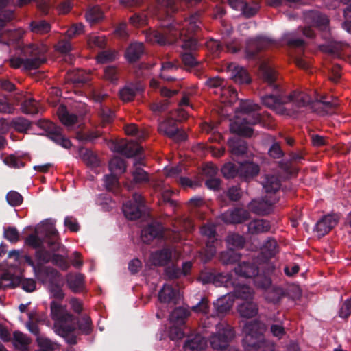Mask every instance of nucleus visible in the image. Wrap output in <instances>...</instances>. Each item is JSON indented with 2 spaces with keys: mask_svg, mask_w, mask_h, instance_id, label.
<instances>
[{
  "mask_svg": "<svg viewBox=\"0 0 351 351\" xmlns=\"http://www.w3.org/2000/svg\"><path fill=\"white\" fill-rule=\"evenodd\" d=\"M259 73L267 88L271 93L261 97V103L266 107L276 110L278 113L283 114V106L292 102L297 107H304L313 102L312 98L303 92L294 91L289 95H286L277 81L276 71L267 63H262L259 67Z\"/></svg>",
  "mask_w": 351,
  "mask_h": 351,
  "instance_id": "obj_1",
  "label": "nucleus"
},
{
  "mask_svg": "<svg viewBox=\"0 0 351 351\" xmlns=\"http://www.w3.org/2000/svg\"><path fill=\"white\" fill-rule=\"evenodd\" d=\"M199 16L198 13H195L186 19L182 23L173 21L167 25L166 29L162 32L149 29L145 33L146 39L153 43L165 45L181 42L184 37L195 38L193 34H197L201 29L202 22Z\"/></svg>",
  "mask_w": 351,
  "mask_h": 351,
  "instance_id": "obj_2",
  "label": "nucleus"
},
{
  "mask_svg": "<svg viewBox=\"0 0 351 351\" xmlns=\"http://www.w3.org/2000/svg\"><path fill=\"white\" fill-rule=\"evenodd\" d=\"M51 317L55 321L56 332L63 337L69 345L77 343V337L74 332L75 317L69 313L66 306L53 300L50 303Z\"/></svg>",
  "mask_w": 351,
  "mask_h": 351,
  "instance_id": "obj_3",
  "label": "nucleus"
},
{
  "mask_svg": "<svg viewBox=\"0 0 351 351\" xmlns=\"http://www.w3.org/2000/svg\"><path fill=\"white\" fill-rule=\"evenodd\" d=\"M25 58H15L10 59V63L12 68L18 69L23 66L25 70H34L39 68L46 62V49L35 44H30L23 49Z\"/></svg>",
  "mask_w": 351,
  "mask_h": 351,
  "instance_id": "obj_4",
  "label": "nucleus"
},
{
  "mask_svg": "<svg viewBox=\"0 0 351 351\" xmlns=\"http://www.w3.org/2000/svg\"><path fill=\"white\" fill-rule=\"evenodd\" d=\"M235 337L234 328L226 322L221 321L216 325V331L209 337V342L214 350L227 349Z\"/></svg>",
  "mask_w": 351,
  "mask_h": 351,
  "instance_id": "obj_5",
  "label": "nucleus"
},
{
  "mask_svg": "<svg viewBox=\"0 0 351 351\" xmlns=\"http://www.w3.org/2000/svg\"><path fill=\"white\" fill-rule=\"evenodd\" d=\"M304 23L308 27H302L299 29L301 34L308 38L315 37V32L311 27L319 29L326 28L329 24L328 16L317 10H306L303 13Z\"/></svg>",
  "mask_w": 351,
  "mask_h": 351,
  "instance_id": "obj_6",
  "label": "nucleus"
},
{
  "mask_svg": "<svg viewBox=\"0 0 351 351\" xmlns=\"http://www.w3.org/2000/svg\"><path fill=\"white\" fill-rule=\"evenodd\" d=\"M245 336L242 345L247 351H258L266 343L258 324L255 322L248 323L245 326Z\"/></svg>",
  "mask_w": 351,
  "mask_h": 351,
  "instance_id": "obj_7",
  "label": "nucleus"
},
{
  "mask_svg": "<svg viewBox=\"0 0 351 351\" xmlns=\"http://www.w3.org/2000/svg\"><path fill=\"white\" fill-rule=\"evenodd\" d=\"M239 108L241 112L246 114L244 121L250 124H259L263 128L268 126L270 116L268 114H261L258 112L260 106L250 100L240 101Z\"/></svg>",
  "mask_w": 351,
  "mask_h": 351,
  "instance_id": "obj_8",
  "label": "nucleus"
},
{
  "mask_svg": "<svg viewBox=\"0 0 351 351\" xmlns=\"http://www.w3.org/2000/svg\"><path fill=\"white\" fill-rule=\"evenodd\" d=\"M36 125L46 132V136L58 145L69 149L72 143L62 134V128L48 120H39Z\"/></svg>",
  "mask_w": 351,
  "mask_h": 351,
  "instance_id": "obj_9",
  "label": "nucleus"
},
{
  "mask_svg": "<svg viewBox=\"0 0 351 351\" xmlns=\"http://www.w3.org/2000/svg\"><path fill=\"white\" fill-rule=\"evenodd\" d=\"M200 233L205 240V247L202 250L204 262L209 261L216 253L217 232L213 224H204L200 228Z\"/></svg>",
  "mask_w": 351,
  "mask_h": 351,
  "instance_id": "obj_10",
  "label": "nucleus"
},
{
  "mask_svg": "<svg viewBox=\"0 0 351 351\" xmlns=\"http://www.w3.org/2000/svg\"><path fill=\"white\" fill-rule=\"evenodd\" d=\"M184 50L186 51L181 54L183 64L187 68H193L199 64L195 58V52L198 50L199 45L196 38L184 37L181 42H175Z\"/></svg>",
  "mask_w": 351,
  "mask_h": 351,
  "instance_id": "obj_11",
  "label": "nucleus"
},
{
  "mask_svg": "<svg viewBox=\"0 0 351 351\" xmlns=\"http://www.w3.org/2000/svg\"><path fill=\"white\" fill-rule=\"evenodd\" d=\"M158 131L177 142L184 141L187 138L186 133L179 129L177 120L173 118H167L160 122L158 125Z\"/></svg>",
  "mask_w": 351,
  "mask_h": 351,
  "instance_id": "obj_12",
  "label": "nucleus"
},
{
  "mask_svg": "<svg viewBox=\"0 0 351 351\" xmlns=\"http://www.w3.org/2000/svg\"><path fill=\"white\" fill-rule=\"evenodd\" d=\"M145 207V199L141 194L135 193L133 194L132 200L128 201L123 206V212L125 216L130 220L139 219Z\"/></svg>",
  "mask_w": 351,
  "mask_h": 351,
  "instance_id": "obj_13",
  "label": "nucleus"
},
{
  "mask_svg": "<svg viewBox=\"0 0 351 351\" xmlns=\"http://www.w3.org/2000/svg\"><path fill=\"white\" fill-rule=\"evenodd\" d=\"M199 279L203 284L212 283L216 287H228L230 285H234L231 276L229 274L224 275L222 273H217L213 271L201 272Z\"/></svg>",
  "mask_w": 351,
  "mask_h": 351,
  "instance_id": "obj_14",
  "label": "nucleus"
},
{
  "mask_svg": "<svg viewBox=\"0 0 351 351\" xmlns=\"http://www.w3.org/2000/svg\"><path fill=\"white\" fill-rule=\"evenodd\" d=\"M111 149L127 158L138 155L143 151V147L136 142L125 141L123 140L112 142Z\"/></svg>",
  "mask_w": 351,
  "mask_h": 351,
  "instance_id": "obj_15",
  "label": "nucleus"
},
{
  "mask_svg": "<svg viewBox=\"0 0 351 351\" xmlns=\"http://www.w3.org/2000/svg\"><path fill=\"white\" fill-rule=\"evenodd\" d=\"M205 84L209 88L217 89L215 93H219L222 97H227L229 95L231 99L237 97V90L234 88L227 87L226 82L219 77L208 78Z\"/></svg>",
  "mask_w": 351,
  "mask_h": 351,
  "instance_id": "obj_16",
  "label": "nucleus"
},
{
  "mask_svg": "<svg viewBox=\"0 0 351 351\" xmlns=\"http://www.w3.org/2000/svg\"><path fill=\"white\" fill-rule=\"evenodd\" d=\"M278 201L274 198L265 197L261 199H253L248 204V209L254 214L266 215L271 213L273 205Z\"/></svg>",
  "mask_w": 351,
  "mask_h": 351,
  "instance_id": "obj_17",
  "label": "nucleus"
},
{
  "mask_svg": "<svg viewBox=\"0 0 351 351\" xmlns=\"http://www.w3.org/2000/svg\"><path fill=\"white\" fill-rule=\"evenodd\" d=\"M270 43V39L265 36H257L254 38L249 39L245 49L247 58H256L258 53L265 49Z\"/></svg>",
  "mask_w": 351,
  "mask_h": 351,
  "instance_id": "obj_18",
  "label": "nucleus"
},
{
  "mask_svg": "<svg viewBox=\"0 0 351 351\" xmlns=\"http://www.w3.org/2000/svg\"><path fill=\"white\" fill-rule=\"evenodd\" d=\"M164 228L158 221H152L141 231V239L143 243H149L154 239L163 237Z\"/></svg>",
  "mask_w": 351,
  "mask_h": 351,
  "instance_id": "obj_19",
  "label": "nucleus"
},
{
  "mask_svg": "<svg viewBox=\"0 0 351 351\" xmlns=\"http://www.w3.org/2000/svg\"><path fill=\"white\" fill-rule=\"evenodd\" d=\"M249 212L241 208L229 209L222 214V220L226 223H242L250 219Z\"/></svg>",
  "mask_w": 351,
  "mask_h": 351,
  "instance_id": "obj_20",
  "label": "nucleus"
},
{
  "mask_svg": "<svg viewBox=\"0 0 351 351\" xmlns=\"http://www.w3.org/2000/svg\"><path fill=\"white\" fill-rule=\"evenodd\" d=\"M339 221V217L336 215H327L319 219L314 228L319 237H323L335 228Z\"/></svg>",
  "mask_w": 351,
  "mask_h": 351,
  "instance_id": "obj_21",
  "label": "nucleus"
},
{
  "mask_svg": "<svg viewBox=\"0 0 351 351\" xmlns=\"http://www.w3.org/2000/svg\"><path fill=\"white\" fill-rule=\"evenodd\" d=\"M143 90V86L139 82L128 83L119 90V97L122 101L129 102L134 100L136 95Z\"/></svg>",
  "mask_w": 351,
  "mask_h": 351,
  "instance_id": "obj_22",
  "label": "nucleus"
},
{
  "mask_svg": "<svg viewBox=\"0 0 351 351\" xmlns=\"http://www.w3.org/2000/svg\"><path fill=\"white\" fill-rule=\"evenodd\" d=\"M173 252L169 247H163L162 249L152 252L150 255V261L154 266L163 267L167 266L172 260Z\"/></svg>",
  "mask_w": 351,
  "mask_h": 351,
  "instance_id": "obj_23",
  "label": "nucleus"
},
{
  "mask_svg": "<svg viewBox=\"0 0 351 351\" xmlns=\"http://www.w3.org/2000/svg\"><path fill=\"white\" fill-rule=\"evenodd\" d=\"M259 171V166L253 162L239 163V178L241 180L248 182L258 176Z\"/></svg>",
  "mask_w": 351,
  "mask_h": 351,
  "instance_id": "obj_24",
  "label": "nucleus"
},
{
  "mask_svg": "<svg viewBox=\"0 0 351 351\" xmlns=\"http://www.w3.org/2000/svg\"><path fill=\"white\" fill-rule=\"evenodd\" d=\"M235 274L245 278H254L259 272V267L255 263L243 261L234 267Z\"/></svg>",
  "mask_w": 351,
  "mask_h": 351,
  "instance_id": "obj_25",
  "label": "nucleus"
},
{
  "mask_svg": "<svg viewBox=\"0 0 351 351\" xmlns=\"http://www.w3.org/2000/svg\"><path fill=\"white\" fill-rule=\"evenodd\" d=\"M228 69L231 72V78L233 81L239 84H248L251 82L252 79L248 71L243 66L231 64Z\"/></svg>",
  "mask_w": 351,
  "mask_h": 351,
  "instance_id": "obj_26",
  "label": "nucleus"
},
{
  "mask_svg": "<svg viewBox=\"0 0 351 351\" xmlns=\"http://www.w3.org/2000/svg\"><path fill=\"white\" fill-rule=\"evenodd\" d=\"M65 80L66 83L80 88L89 81V75L83 70L69 71L66 73Z\"/></svg>",
  "mask_w": 351,
  "mask_h": 351,
  "instance_id": "obj_27",
  "label": "nucleus"
},
{
  "mask_svg": "<svg viewBox=\"0 0 351 351\" xmlns=\"http://www.w3.org/2000/svg\"><path fill=\"white\" fill-rule=\"evenodd\" d=\"M207 345L206 339L199 334L188 337L184 344V351H201Z\"/></svg>",
  "mask_w": 351,
  "mask_h": 351,
  "instance_id": "obj_28",
  "label": "nucleus"
},
{
  "mask_svg": "<svg viewBox=\"0 0 351 351\" xmlns=\"http://www.w3.org/2000/svg\"><path fill=\"white\" fill-rule=\"evenodd\" d=\"M145 52V47L143 43L134 42L130 44L127 47L125 57L128 62L134 63L140 60Z\"/></svg>",
  "mask_w": 351,
  "mask_h": 351,
  "instance_id": "obj_29",
  "label": "nucleus"
},
{
  "mask_svg": "<svg viewBox=\"0 0 351 351\" xmlns=\"http://www.w3.org/2000/svg\"><path fill=\"white\" fill-rule=\"evenodd\" d=\"M228 145L232 156H243L247 153L248 148L247 142L239 136L230 138Z\"/></svg>",
  "mask_w": 351,
  "mask_h": 351,
  "instance_id": "obj_30",
  "label": "nucleus"
},
{
  "mask_svg": "<svg viewBox=\"0 0 351 351\" xmlns=\"http://www.w3.org/2000/svg\"><path fill=\"white\" fill-rule=\"evenodd\" d=\"M270 221L263 219H255L247 224V232L250 234L257 235L269 232Z\"/></svg>",
  "mask_w": 351,
  "mask_h": 351,
  "instance_id": "obj_31",
  "label": "nucleus"
},
{
  "mask_svg": "<svg viewBox=\"0 0 351 351\" xmlns=\"http://www.w3.org/2000/svg\"><path fill=\"white\" fill-rule=\"evenodd\" d=\"M24 258L26 263L33 267L34 271L36 274H42L45 277L50 276L53 278L56 277L58 274V271L51 267L43 266L38 263L35 264L31 256L28 255H25Z\"/></svg>",
  "mask_w": 351,
  "mask_h": 351,
  "instance_id": "obj_32",
  "label": "nucleus"
},
{
  "mask_svg": "<svg viewBox=\"0 0 351 351\" xmlns=\"http://www.w3.org/2000/svg\"><path fill=\"white\" fill-rule=\"evenodd\" d=\"M263 187L267 194H275L281 187V181L276 176L266 175L263 181Z\"/></svg>",
  "mask_w": 351,
  "mask_h": 351,
  "instance_id": "obj_33",
  "label": "nucleus"
},
{
  "mask_svg": "<svg viewBox=\"0 0 351 351\" xmlns=\"http://www.w3.org/2000/svg\"><path fill=\"white\" fill-rule=\"evenodd\" d=\"M254 124L246 123L244 119H242L240 121L234 122L230 128L231 131L233 133L237 134L240 136L250 137L253 134L254 130L250 127Z\"/></svg>",
  "mask_w": 351,
  "mask_h": 351,
  "instance_id": "obj_34",
  "label": "nucleus"
},
{
  "mask_svg": "<svg viewBox=\"0 0 351 351\" xmlns=\"http://www.w3.org/2000/svg\"><path fill=\"white\" fill-rule=\"evenodd\" d=\"M45 240L52 252H55L59 250L60 243L58 242V232L54 227H49L46 230Z\"/></svg>",
  "mask_w": 351,
  "mask_h": 351,
  "instance_id": "obj_35",
  "label": "nucleus"
},
{
  "mask_svg": "<svg viewBox=\"0 0 351 351\" xmlns=\"http://www.w3.org/2000/svg\"><path fill=\"white\" fill-rule=\"evenodd\" d=\"M12 340L14 348L20 351H27L29 345L31 343V339L26 335L19 330L13 332Z\"/></svg>",
  "mask_w": 351,
  "mask_h": 351,
  "instance_id": "obj_36",
  "label": "nucleus"
},
{
  "mask_svg": "<svg viewBox=\"0 0 351 351\" xmlns=\"http://www.w3.org/2000/svg\"><path fill=\"white\" fill-rule=\"evenodd\" d=\"M138 165H144L141 158L136 160L134 164L135 168L132 172L134 182L136 184L147 183L149 181L148 173Z\"/></svg>",
  "mask_w": 351,
  "mask_h": 351,
  "instance_id": "obj_37",
  "label": "nucleus"
},
{
  "mask_svg": "<svg viewBox=\"0 0 351 351\" xmlns=\"http://www.w3.org/2000/svg\"><path fill=\"white\" fill-rule=\"evenodd\" d=\"M66 284L69 289L74 293L80 292L82 290L84 282V276L82 274H69L66 277Z\"/></svg>",
  "mask_w": 351,
  "mask_h": 351,
  "instance_id": "obj_38",
  "label": "nucleus"
},
{
  "mask_svg": "<svg viewBox=\"0 0 351 351\" xmlns=\"http://www.w3.org/2000/svg\"><path fill=\"white\" fill-rule=\"evenodd\" d=\"M77 327L80 332L85 335H90L93 329V325L90 317L86 315H82L77 319L75 317V327Z\"/></svg>",
  "mask_w": 351,
  "mask_h": 351,
  "instance_id": "obj_39",
  "label": "nucleus"
},
{
  "mask_svg": "<svg viewBox=\"0 0 351 351\" xmlns=\"http://www.w3.org/2000/svg\"><path fill=\"white\" fill-rule=\"evenodd\" d=\"M240 315L245 318H252L258 313V306L252 301H243L238 306Z\"/></svg>",
  "mask_w": 351,
  "mask_h": 351,
  "instance_id": "obj_40",
  "label": "nucleus"
},
{
  "mask_svg": "<svg viewBox=\"0 0 351 351\" xmlns=\"http://www.w3.org/2000/svg\"><path fill=\"white\" fill-rule=\"evenodd\" d=\"M232 306V301L226 296L221 297L213 303L215 312L211 314L212 316H220L227 313Z\"/></svg>",
  "mask_w": 351,
  "mask_h": 351,
  "instance_id": "obj_41",
  "label": "nucleus"
},
{
  "mask_svg": "<svg viewBox=\"0 0 351 351\" xmlns=\"http://www.w3.org/2000/svg\"><path fill=\"white\" fill-rule=\"evenodd\" d=\"M57 114L60 121L65 125L70 126L74 125L77 121V116L75 114H71L67 110L64 105H60L57 110Z\"/></svg>",
  "mask_w": 351,
  "mask_h": 351,
  "instance_id": "obj_42",
  "label": "nucleus"
},
{
  "mask_svg": "<svg viewBox=\"0 0 351 351\" xmlns=\"http://www.w3.org/2000/svg\"><path fill=\"white\" fill-rule=\"evenodd\" d=\"M285 40L286 44L290 49H298L300 53H304L306 42L303 38L298 37L296 33L293 32L290 34Z\"/></svg>",
  "mask_w": 351,
  "mask_h": 351,
  "instance_id": "obj_43",
  "label": "nucleus"
},
{
  "mask_svg": "<svg viewBox=\"0 0 351 351\" xmlns=\"http://www.w3.org/2000/svg\"><path fill=\"white\" fill-rule=\"evenodd\" d=\"M29 29L34 34L44 35L51 31V25L45 20H35L29 23Z\"/></svg>",
  "mask_w": 351,
  "mask_h": 351,
  "instance_id": "obj_44",
  "label": "nucleus"
},
{
  "mask_svg": "<svg viewBox=\"0 0 351 351\" xmlns=\"http://www.w3.org/2000/svg\"><path fill=\"white\" fill-rule=\"evenodd\" d=\"M176 294L177 291L172 286L165 284L158 292V300L160 302L170 303L175 300Z\"/></svg>",
  "mask_w": 351,
  "mask_h": 351,
  "instance_id": "obj_45",
  "label": "nucleus"
},
{
  "mask_svg": "<svg viewBox=\"0 0 351 351\" xmlns=\"http://www.w3.org/2000/svg\"><path fill=\"white\" fill-rule=\"evenodd\" d=\"M234 295L237 298H240L243 301H250L252 299L254 292L252 289L245 285L234 284Z\"/></svg>",
  "mask_w": 351,
  "mask_h": 351,
  "instance_id": "obj_46",
  "label": "nucleus"
},
{
  "mask_svg": "<svg viewBox=\"0 0 351 351\" xmlns=\"http://www.w3.org/2000/svg\"><path fill=\"white\" fill-rule=\"evenodd\" d=\"M241 254L231 247L220 254V261L223 265L236 263L241 259Z\"/></svg>",
  "mask_w": 351,
  "mask_h": 351,
  "instance_id": "obj_47",
  "label": "nucleus"
},
{
  "mask_svg": "<svg viewBox=\"0 0 351 351\" xmlns=\"http://www.w3.org/2000/svg\"><path fill=\"white\" fill-rule=\"evenodd\" d=\"M189 315L188 310L183 307L176 308L169 315V320L175 324L182 325Z\"/></svg>",
  "mask_w": 351,
  "mask_h": 351,
  "instance_id": "obj_48",
  "label": "nucleus"
},
{
  "mask_svg": "<svg viewBox=\"0 0 351 351\" xmlns=\"http://www.w3.org/2000/svg\"><path fill=\"white\" fill-rule=\"evenodd\" d=\"M80 154L82 159L88 166L97 167L99 165V160L97 156L90 149H81Z\"/></svg>",
  "mask_w": 351,
  "mask_h": 351,
  "instance_id": "obj_49",
  "label": "nucleus"
},
{
  "mask_svg": "<svg viewBox=\"0 0 351 351\" xmlns=\"http://www.w3.org/2000/svg\"><path fill=\"white\" fill-rule=\"evenodd\" d=\"M286 295L285 291L280 287H273L266 294V298L274 304L278 303Z\"/></svg>",
  "mask_w": 351,
  "mask_h": 351,
  "instance_id": "obj_50",
  "label": "nucleus"
},
{
  "mask_svg": "<svg viewBox=\"0 0 351 351\" xmlns=\"http://www.w3.org/2000/svg\"><path fill=\"white\" fill-rule=\"evenodd\" d=\"M21 110L26 114H36L38 112V103L34 98H27L21 103Z\"/></svg>",
  "mask_w": 351,
  "mask_h": 351,
  "instance_id": "obj_51",
  "label": "nucleus"
},
{
  "mask_svg": "<svg viewBox=\"0 0 351 351\" xmlns=\"http://www.w3.org/2000/svg\"><path fill=\"white\" fill-rule=\"evenodd\" d=\"M104 18V12L98 6L90 8L86 12V19L90 23H96Z\"/></svg>",
  "mask_w": 351,
  "mask_h": 351,
  "instance_id": "obj_52",
  "label": "nucleus"
},
{
  "mask_svg": "<svg viewBox=\"0 0 351 351\" xmlns=\"http://www.w3.org/2000/svg\"><path fill=\"white\" fill-rule=\"evenodd\" d=\"M10 125L16 131L23 133L26 132L29 129L32 122L24 117H19L13 119Z\"/></svg>",
  "mask_w": 351,
  "mask_h": 351,
  "instance_id": "obj_53",
  "label": "nucleus"
},
{
  "mask_svg": "<svg viewBox=\"0 0 351 351\" xmlns=\"http://www.w3.org/2000/svg\"><path fill=\"white\" fill-rule=\"evenodd\" d=\"M98 115L101 119L103 125L110 123L113 121L114 117V111L109 107L101 105L99 110Z\"/></svg>",
  "mask_w": 351,
  "mask_h": 351,
  "instance_id": "obj_54",
  "label": "nucleus"
},
{
  "mask_svg": "<svg viewBox=\"0 0 351 351\" xmlns=\"http://www.w3.org/2000/svg\"><path fill=\"white\" fill-rule=\"evenodd\" d=\"M53 253L43 246L35 252V257L38 264L43 265L51 261Z\"/></svg>",
  "mask_w": 351,
  "mask_h": 351,
  "instance_id": "obj_55",
  "label": "nucleus"
},
{
  "mask_svg": "<svg viewBox=\"0 0 351 351\" xmlns=\"http://www.w3.org/2000/svg\"><path fill=\"white\" fill-rule=\"evenodd\" d=\"M221 173L227 179L239 177V165H237L232 162L226 163L222 167Z\"/></svg>",
  "mask_w": 351,
  "mask_h": 351,
  "instance_id": "obj_56",
  "label": "nucleus"
},
{
  "mask_svg": "<svg viewBox=\"0 0 351 351\" xmlns=\"http://www.w3.org/2000/svg\"><path fill=\"white\" fill-rule=\"evenodd\" d=\"M104 184L106 189L114 193H118L119 191V182L118 178L114 174L106 175L104 176Z\"/></svg>",
  "mask_w": 351,
  "mask_h": 351,
  "instance_id": "obj_57",
  "label": "nucleus"
},
{
  "mask_svg": "<svg viewBox=\"0 0 351 351\" xmlns=\"http://www.w3.org/2000/svg\"><path fill=\"white\" fill-rule=\"evenodd\" d=\"M317 103L321 105L320 108L322 109L323 114H332L336 108L337 104L332 101H327L325 97H322L319 99H317Z\"/></svg>",
  "mask_w": 351,
  "mask_h": 351,
  "instance_id": "obj_58",
  "label": "nucleus"
},
{
  "mask_svg": "<svg viewBox=\"0 0 351 351\" xmlns=\"http://www.w3.org/2000/svg\"><path fill=\"white\" fill-rule=\"evenodd\" d=\"M117 52L115 50H105L98 53L97 60L99 63L111 62L116 60Z\"/></svg>",
  "mask_w": 351,
  "mask_h": 351,
  "instance_id": "obj_59",
  "label": "nucleus"
},
{
  "mask_svg": "<svg viewBox=\"0 0 351 351\" xmlns=\"http://www.w3.org/2000/svg\"><path fill=\"white\" fill-rule=\"evenodd\" d=\"M125 160L120 157H114L109 162V169L112 173L117 171L123 173L125 171Z\"/></svg>",
  "mask_w": 351,
  "mask_h": 351,
  "instance_id": "obj_60",
  "label": "nucleus"
},
{
  "mask_svg": "<svg viewBox=\"0 0 351 351\" xmlns=\"http://www.w3.org/2000/svg\"><path fill=\"white\" fill-rule=\"evenodd\" d=\"M227 242L230 246L241 249L244 247L245 240L243 236L234 233L228 237Z\"/></svg>",
  "mask_w": 351,
  "mask_h": 351,
  "instance_id": "obj_61",
  "label": "nucleus"
},
{
  "mask_svg": "<svg viewBox=\"0 0 351 351\" xmlns=\"http://www.w3.org/2000/svg\"><path fill=\"white\" fill-rule=\"evenodd\" d=\"M25 243L27 245L37 250L44 246V240L40 239L36 233L30 234L25 238Z\"/></svg>",
  "mask_w": 351,
  "mask_h": 351,
  "instance_id": "obj_62",
  "label": "nucleus"
},
{
  "mask_svg": "<svg viewBox=\"0 0 351 351\" xmlns=\"http://www.w3.org/2000/svg\"><path fill=\"white\" fill-rule=\"evenodd\" d=\"M253 278L254 285L258 288L266 289L271 285V280L270 277L265 274H260L258 273Z\"/></svg>",
  "mask_w": 351,
  "mask_h": 351,
  "instance_id": "obj_63",
  "label": "nucleus"
},
{
  "mask_svg": "<svg viewBox=\"0 0 351 351\" xmlns=\"http://www.w3.org/2000/svg\"><path fill=\"white\" fill-rule=\"evenodd\" d=\"M344 5H347V7L343 10L345 21L342 23V27L351 34V1L349 3H344Z\"/></svg>",
  "mask_w": 351,
  "mask_h": 351,
  "instance_id": "obj_64",
  "label": "nucleus"
}]
</instances>
